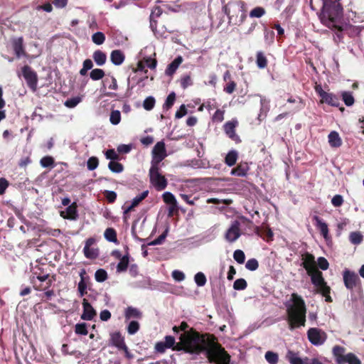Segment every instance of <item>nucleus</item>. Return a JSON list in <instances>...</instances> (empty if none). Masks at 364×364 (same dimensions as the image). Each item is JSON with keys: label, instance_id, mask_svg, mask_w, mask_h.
<instances>
[{"label": "nucleus", "instance_id": "f03ea898", "mask_svg": "<svg viewBox=\"0 0 364 364\" xmlns=\"http://www.w3.org/2000/svg\"><path fill=\"white\" fill-rule=\"evenodd\" d=\"M311 8L321 11L320 18L329 28L342 30L343 9L338 0H310Z\"/></svg>", "mask_w": 364, "mask_h": 364}, {"label": "nucleus", "instance_id": "3c124183", "mask_svg": "<svg viewBox=\"0 0 364 364\" xmlns=\"http://www.w3.org/2000/svg\"><path fill=\"white\" fill-rule=\"evenodd\" d=\"M350 240L353 244L358 245L363 240V235L360 232H353L350 234Z\"/></svg>", "mask_w": 364, "mask_h": 364}, {"label": "nucleus", "instance_id": "680f3d73", "mask_svg": "<svg viewBox=\"0 0 364 364\" xmlns=\"http://www.w3.org/2000/svg\"><path fill=\"white\" fill-rule=\"evenodd\" d=\"M336 98L334 95L330 93H323L322 100L333 106L336 105Z\"/></svg>", "mask_w": 364, "mask_h": 364}, {"label": "nucleus", "instance_id": "7ed1b4c3", "mask_svg": "<svg viewBox=\"0 0 364 364\" xmlns=\"http://www.w3.org/2000/svg\"><path fill=\"white\" fill-rule=\"evenodd\" d=\"M223 11L228 17V23L232 25H240L246 18L245 4L242 1L228 2L223 7Z\"/></svg>", "mask_w": 364, "mask_h": 364}, {"label": "nucleus", "instance_id": "2eb2a0df", "mask_svg": "<svg viewBox=\"0 0 364 364\" xmlns=\"http://www.w3.org/2000/svg\"><path fill=\"white\" fill-rule=\"evenodd\" d=\"M343 282L346 287L352 290L360 283V279L355 272L346 269L343 272Z\"/></svg>", "mask_w": 364, "mask_h": 364}, {"label": "nucleus", "instance_id": "9d476101", "mask_svg": "<svg viewBox=\"0 0 364 364\" xmlns=\"http://www.w3.org/2000/svg\"><path fill=\"white\" fill-rule=\"evenodd\" d=\"M307 335L309 341L314 346L322 345L327 338L326 333L317 328H310L307 332Z\"/></svg>", "mask_w": 364, "mask_h": 364}, {"label": "nucleus", "instance_id": "0eeeda50", "mask_svg": "<svg viewBox=\"0 0 364 364\" xmlns=\"http://www.w3.org/2000/svg\"><path fill=\"white\" fill-rule=\"evenodd\" d=\"M109 345L117 348L119 350L123 351L126 358H131L132 357L126 344L124 336L119 331L109 333Z\"/></svg>", "mask_w": 364, "mask_h": 364}, {"label": "nucleus", "instance_id": "0e129e2a", "mask_svg": "<svg viewBox=\"0 0 364 364\" xmlns=\"http://www.w3.org/2000/svg\"><path fill=\"white\" fill-rule=\"evenodd\" d=\"M258 267L259 263L257 260L255 258L247 260L245 264V267L250 271L256 270L258 268Z\"/></svg>", "mask_w": 364, "mask_h": 364}, {"label": "nucleus", "instance_id": "a211bd4d", "mask_svg": "<svg viewBox=\"0 0 364 364\" xmlns=\"http://www.w3.org/2000/svg\"><path fill=\"white\" fill-rule=\"evenodd\" d=\"M297 326H304L305 322L306 307L303 299L297 296Z\"/></svg>", "mask_w": 364, "mask_h": 364}, {"label": "nucleus", "instance_id": "7c9ffc66", "mask_svg": "<svg viewBox=\"0 0 364 364\" xmlns=\"http://www.w3.org/2000/svg\"><path fill=\"white\" fill-rule=\"evenodd\" d=\"M142 316L141 312L132 306H129L126 309L125 311V318L127 320L130 319L132 318H140Z\"/></svg>", "mask_w": 364, "mask_h": 364}, {"label": "nucleus", "instance_id": "dca6fc26", "mask_svg": "<svg viewBox=\"0 0 364 364\" xmlns=\"http://www.w3.org/2000/svg\"><path fill=\"white\" fill-rule=\"evenodd\" d=\"M240 223L237 220H235L230 228L225 233V239L230 242H233L237 240L240 236Z\"/></svg>", "mask_w": 364, "mask_h": 364}, {"label": "nucleus", "instance_id": "393cba45", "mask_svg": "<svg viewBox=\"0 0 364 364\" xmlns=\"http://www.w3.org/2000/svg\"><path fill=\"white\" fill-rule=\"evenodd\" d=\"M256 233L267 242L273 240V232L268 227L257 228Z\"/></svg>", "mask_w": 364, "mask_h": 364}, {"label": "nucleus", "instance_id": "ea45409f", "mask_svg": "<svg viewBox=\"0 0 364 364\" xmlns=\"http://www.w3.org/2000/svg\"><path fill=\"white\" fill-rule=\"evenodd\" d=\"M75 332L78 335L86 336L88 333L87 325L86 323H77L75 326Z\"/></svg>", "mask_w": 364, "mask_h": 364}, {"label": "nucleus", "instance_id": "39448f33", "mask_svg": "<svg viewBox=\"0 0 364 364\" xmlns=\"http://www.w3.org/2000/svg\"><path fill=\"white\" fill-rule=\"evenodd\" d=\"M150 183L159 191L164 190L168 184L167 179L159 172V166L151 164L149 169Z\"/></svg>", "mask_w": 364, "mask_h": 364}, {"label": "nucleus", "instance_id": "72a5a7b5", "mask_svg": "<svg viewBox=\"0 0 364 364\" xmlns=\"http://www.w3.org/2000/svg\"><path fill=\"white\" fill-rule=\"evenodd\" d=\"M50 270L47 267H44L42 265H36L31 272V277H38V274L40 276L43 274H50Z\"/></svg>", "mask_w": 364, "mask_h": 364}, {"label": "nucleus", "instance_id": "aec40b11", "mask_svg": "<svg viewBox=\"0 0 364 364\" xmlns=\"http://www.w3.org/2000/svg\"><path fill=\"white\" fill-rule=\"evenodd\" d=\"M86 274L85 269H82L80 272V281L78 283L77 291L80 296H83L87 294V281L89 280V277H85Z\"/></svg>", "mask_w": 364, "mask_h": 364}, {"label": "nucleus", "instance_id": "13d9d810", "mask_svg": "<svg viewBox=\"0 0 364 364\" xmlns=\"http://www.w3.org/2000/svg\"><path fill=\"white\" fill-rule=\"evenodd\" d=\"M103 195L109 203H113L117 199V193L112 191H105Z\"/></svg>", "mask_w": 364, "mask_h": 364}, {"label": "nucleus", "instance_id": "338daca9", "mask_svg": "<svg viewBox=\"0 0 364 364\" xmlns=\"http://www.w3.org/2000/svg\"><path fill=\"white\" fill-rule=\"evenodd\" d=\"M167 233H168V229H166L161 235H159L157 238H156L152 242H151L149 245H156L161 244L164 241L165 238L166 237Z\"/></svg>", "mask_w": 364, "mask_h": 364}, {"label": "nucleus", "instance_id": "e2e57ef3", "mask_svg": "<svg viewBox=\"0 0 364 364\" xmlns=\"http://www.w3.org/2000/svg\"><path fill=\"white\" fill-rule=\"evenodd\" d=\"M237 84L233 80L227 82L223 88V91L228 94H232L236 90Z\"/></svg>", "mask_w": 364, "mask_h": 364}, {"label": "nucleus", "instance_id": "bf43d9fd", "mask_svg": "<svg viewBox=\"0 0 364 364\" xmlns=\"http://www.w3.org/2000/svg\"><path fill=\"white\" fill-rule=\"evenodd\" d=\"M265 14V10L262 7H255L253 9L250 13V17H256V18H260Z\"/></svg>", "mask_w": 364, "mask_h": 364}, {"label": "nucleus", "instance_id": "f3484780", "mask_svg": "<svg viewBox=\"0 0 364 364\" xmlns=\"http://www.w3.org/2000/svg\"><path fill=\"white\" fill-rule=\"evenodd\" d=\"M83 312L81 315V319L85 321H91L96 315V311L92 305L87 301L86 299L82 301Z\"/></svg>", "mask_w": 364, "mask_h": 364}, {"label": "nucleus", "instance_id": "c9c22d12", "mask_svg": "<svg viewBox=\"0 0 364 364\" xmlns=\"http://www.w3.org/2000/svg\"><path fill=\"white\" fill-rule=\"evenodd\" d=\"M264 358L268 363L277 364L279 360V355L277 353L273 351H267L264 355Z\"/></svg>", "mask_w": 364, "mask_h": 364}, {"label": "nucleus", "instance_id": "1a4fd4ad", "mask_svg": "<svg viewBox=\"0 0 364 364\" xmlns=\"http://www.w3.org/2000/svg\"><path fill=\"white\" fill-rule=\"evenodd\" d=\"M288 323L291 329L296 328V293H292L289 301L285 303Z\"/></svg>", "mask_w": 364, "mask_h": 364}, {"label": "nucleus", "instance_id": "58836bf2", "mask_svg": "<svg viewBox=\"0 0 364 364\" xmlns=\"http://www.w3.org/2000/svg\"><path fill=\"white\" fill-rule=\"evenodd\" d=\"M108 278L107 272L104 269H99L95 272V279L97 282H103Z\"/></svg>", "mask_w": 364, "mask_h": 364}, {"label": "nucleus", "instance_id": "a19ab883", "mask_svg": "<svg viewBox=\"0 0 364 364\" xmlns=\"http://www.w3.org/2000/svg\"><path fill=\"white\" fill-rule=\"evenodd\" d=\"M175 100H176V94H175V92H172L168 95V97L166 100V102L163 105L164 109L168 110V109H171L172 107V106L173 105Z\"/></svg>", "mask_w": 364, "mask_h": 364}, {"label": "nucleus", "instance_id": "6e6d98bb", "mask_svg": "<svg viewBox=\"0 0 364 364\" xmlns=\"http://www.w3.org/2000/svg\"><path fill=\"white\" fill-rule=\"evenodd\" d=\"M139 323L136 321H132L127 326V331L130 335L136 333L139 331Z\"/></svg>", "mask_w": 364, "mask_h": 364}, {"label": "nucleus", "instance_id": "69168bd1", "mask_svg": "<svg viewBox=\"0 0 364 364\" xmlns=\"http://www.w3.org/2000/svg\"><path fill=\"white\" fill-rule=\"evenodd\" d=\"M143 61L144 62L145 67H148L151 70L155 69L157 65V60L156 58H151L150 57L144 58Z\"/></svg>", "mask_w": 364, "mask_h": 364}, {"label": "nucleus", "instance_id": "5fc2aeb1", "mask_svg": "<svg viewBox=\"0 0 364 364\" xmlns=\"http://www.w3.org/2000/svg\"><path fill=\"white\" fill-rule=\"evenodd\" d=\"M81 101V98L80 97H75L73 98L68 99L64 105L65 107L68 108H74L76 107Z\"/></svg>", "mask_w": 364, "mask_h": 364}, {"label": "nucleus", "instance_id": "4d7b16f0", "mask_svg": "<svg viewBox=\"0 0 364 364\" xmlns=\"http://www.w3.org/2000/svg\"><path fill=\"white\" fill-rule=\"evenodd\" d=\"M233 258L239 264H243L245 260V255L243 251L237 250L233 253Z\"/></svg>", "mask_w": 364, "mask_h": 364}, {"label": "nucleus", "instance_id": "a18cd8bd", "mask_svg": "<svg viewBox=\"0 0 364 364\" xmlns=\"http://www.w3.org/2000/svg\"><path fill=\"white\" fill-rule=\"evenodd\" d=\"M110 122L114 124H118L121 121V113L119 110H112L109 117Z\"/></svg>", "mask_w": 364, "mask_h": 364}, {"label": "nucleus", "instance_id": "774afa93", "mask_svg": "<svg viewBox=\"0 0 364 364\" xmlns=\"http://www.w3.org/2000/svg\"><path fill=\"white\" fill-rule=\"evenodd\" d=\"M180 197L188 205H195V201L198 199V197H194L193 199H191L192 197L191 195H187L185 193H181Z\"/></svg>", "mask_w": 364, "mask_h": 364}, {"label": "nucleus", "instance_id": "6ab92c4d", "mask_svg": "<svg viewBox=\"0 0 364 364\" xmlns=\"http://www.w3.org/2000/svg\"><path fill=\"white\" fill-rule=\"evenodd\" d=\"M77 208V203L73 202L71 205L68 206L65 213L63 211L60 213V216L65 219L76 220L78 217Z\"/></svg>", "mask_w": 364, "mask_h": 364}, {"label": "nucleus", "instance_id": "f257e3e1", "mask_svg": "<svg viewBox=\"0 0 364 364\" xmlns=\"http://www.w3.org/2000/svg\"><path fill=\"white\" fill-rule=\"evenodd\" d=\"M185 344V352L199 355L205 353L210 364H230L231 356L218 343L217 337L208 333H200L193 328L181 334Z\"/></svg>", "mask_w": 364, "mask_h": 364}, {"label": "nucleus", "instance_id": "052dcab7", "mask_svg": "<svg viewBox=\"0 0 364 364\" xmlns=\"http://www.w3.org/2000/svg\"><path fill=\"white\" fill-rule=\"evenodd\" d=\"M343 100L347 106H351L354 103V98L351 93L348 92H343L342 93Z\"/></svg>", "mask_w": 364, "mask_h": 364}, {"label": "nucleus", "instance_id": "bb28decb", "mask_svg": "<svg viewBox=\"0 0 364 364\" xmlns=\"http://www.w3.org/2000/svg\"><path fill=\"white\" fill-rule=\"evenodd\" d=\"M328 138V143L331 147L338 148L341 146L342 140L337 132L332 131L331 132H330Z\"/></svg>", "mask_w": 364, "mask_h": 364}, {"label": "nucleus", "instance_id": "f704fd0d", "mask_svg": "<svg viewBox=\"0 0 364 364\" xmlns=\"http://www.w3.org/2000/svg\"><path fill=\"white\" fill-rule=\"evenodd\" d=\"M104 236L105 239L109 242H117V232L114 228H108L105 230Z\"/></svg>", "mask_w": 364, "mask_h": 364}, {"label": "nucleus", "instance_id": "4be33fe9", "mask_svg": "<svg viewBox=\"0 0 364 364\" xmlns=\"http://www.w3.org/2000/svg\"><path fill=\"white\" fill-rule=\"evenodd\" d=\"M302 265L307 272H312L314 269H316L314 257L312 255L307 253L302 255Z\"/></svg>", "mask_w": 364, "mask_h": 364}, {"label": "nucleus", "instance_id": "5701e85b", "mask_svg": "<svg viewBox=\"0 0 364 364\" xmlns=\"http://www.w3.org/2000/svg\"><path fill=\"white\" fill-rule=\"evenodd\" d=\"M110 60L115 65H120L125 60L124 53L120 50H114L110 54Z\"/></svg>", "mask_w": 364, "mask_h": 364}, {"label": "nucleus", "instance_id": "423d86ee", "mask_svg": "<svg viewBox=\"0 0 364 364\" xmlns=\"http://www.w3.org/2000/svg\"><path fill=\"white\" fill-rule=\"evenodd\" d=\"M345 348L343 347L336 346L333 348V354L336 358V361L338 364H361L360 360L353 353H348L344 355Z\"/></svg>", "mask_w": 364, "mask_h": 364}, {"label": "nucleus", "instance_id": "864d4df0", "mask_svg": "<svg viewBox=\"0 0 364 364\" xmlns=\"http://www.w3.org/2000/svg\"><path fill=\"white\" fill-rule=\"evenodd\" d=\"M225 111L218 109L212 117V121L213 122L220 123L224 119Z\"/></svg>", "mask_w": 364, "mask_h": 364}, {"label": "nucleus", "instance_id": "e433bc0d", "mask_svg": "<svg viewBox=\"0 0 364 364\" xmlns=\"http://www.w3.org/2000/svg\"><path fill=\"white\" fill-rule=\"evenodd\" d=\"M108 168L114 173H121L124 170V166L121 163L114 161H111L109 163Z\"/></svg>", "mask_w": 364, "mask_h": 364}, {"label": "nucleus", "instance_id": "c03bdc74", "mask_svg": "<svg viewBox=\"0 0 364 364\" xmlns=\"http://www.w3.org/2000/svg\"><path fill=\"white\" fill-rule=\"evenodd\" d=\"M40 164L44 168L53 167L55 161L54 159L52 156H46L41 159Z\"/></svg>", "mask_w": 364, "mask_h": 364}, {"label": "nucleus", "instance_id": "49530a36", "mask_svg": "<svg viewBox=\"0 0 364 364\" xmlns=\"http://www.w3.org/2000/svg\"><path fill=\"white\" fill-rule=\"evenodd\" d=\"M149 194V191H144L141 194L136 196L132 201V204L136 208L144 200Z\"/></svg>", "mask_w": 364, "mask_h": 364}, {"label": "nucleus", "instance_id": "a878e982", "mask_svg": "<svg viewBox=\"0 0 364 364\" xmlns=\"http://www.w3.org/2000/svg\"><path fill=\"white\" fill-rule=\"evenodd\" d=\"M12 45L15 54L18 58H20L22 55L24 54L23 39L22 37L14 39L13 41Z\"/></svg>", "mask_w": 364, "mask_h": 364}, {"label": "nucleus", "instance_id": "37998d69", "mask_svg": "<svg viewBox=\"0 0 364 364\" xmlns=\"http://www.w3.org/2000/svg\"><path fill=\"white\" fill-rule=\"evenodd\" d=\"M163 200L168 205H174L177 203L175 196L171 192H165L162 195Z\"/></svg>", "mask_w": 364, "mask_h": 364}, {"label": "nucleus", "instance_id": "2f4dec72", "mask_svg": "<svg viewBox=\"0 0 364 364\" xmlns=\"http://www.w3.org/2000/svg\"><path fill=\"white\" fill-rule=\"evenodd\" d=\"M238 158V153L235 150H231L230 151L225 158V163L228 166H232L236 164V161Z\"/></svg>", "mask_w": 364, "mask_h": 364}, {"label": "nucleus", "instance_id": "09e8293b", "mask_svg": "<svg viewBox=\"0 0 364 364\" xmlns=\"http://www.w3.org/2000/svg\"><path fill=\"white\" fill-rule=\"evenodd\" d=\"M155 102L156 101L154 97L151 96L148 97L144 100L143 102V107L146 110L150 111L154 108Z\"/></svg>", "mask_w": 364, "mask_h": 364}, {"label": "nucleus", "instance_id": "c85d7f7f", "mask_svg": "<svg viewBox=\"0 0 364 364\" xmlns=\"http://www.w3.org/2000/svg\"><path fill=\"white\" fill-rule=\"evenodd\" d=\"M314 220L316 221V225L320 230L321 233L325 238H327L328 235V228L327 224L324 222H322L320 218L317 215L314 216Z\"/></svg>", "mask_w": 364, "mask_h": 364}, {"label": "nucleus", "instance_id": "b1692460", "mask_svg": "<svg viewBox=\"0 0 364 364\" xmlns=\"http://www.w3.org/2000/svg\"><path fill=\"white\" fill-rule=\"evenodd\" d=\"M183 62V58L181 55L176 57L166 68L165 73L166 75L171 76L174 74L178 66Z\"/></svg>", "mask_w": 364, "mask_h": 364}, {"label": "nucleus", "instance_id": "412c9836", "mask_svg": "<svg viewBox=\"0 0 364 364\" xmlns=\"http://www.w3.org/2000/svg\"><path fill=\"white\" fill-rule=\"evenodd\" d=\"M250 170L249 164L247 162H240L235 168L231 170V175L239 177L245 176Z\"/></svg>", "mask_w": 364, "mask_h": 364}, {"label": "nucleus", "instance_id": "6e6552de", "mask_svg": "<svg viewBox=\"0 0 364 364\" xmlns=\"http://www.w3.org/2000/svg\"><path fill=\"white\" fill-rule=\"evenodd\" d=\"M311 276L312 283L317 287L318 291L320 293H330V287L327 286L326 282L324 281L322 273L317 269H315L312 272H307Z\"/></svg>", "mask_w": 364, "mask_h": 364}, {"label": "nucleus", "instance_id": "de8ad7c7", "mask_svg": "<svg viewBox=\"0 0 364 364\" xmlns=\"http://www.w3.org/2000/svg\"><path fill=\"white\" fill-rule=\"evenodd\" d=\"M247 283L245 279L240 278L235 281L233 288L235 290H244L247 288Z\"/></svg>", "mask_w": 364, "mask_h": 364}, {"label": "nucleus", "instance_id": "cd10ccee", "mask_svg": "<svg viewBox=\"0 0 364 364\" xmlns=\"http://www.w3.org/2000/svg\"><path fill=\"white\" fill-rule=\"evenodd\" d=\"M129 255L127 252L125 255H124L119 260V262L117 265V272H126L127 268L129 267Z\"/></svg>", "mask_w": 364, "mask_h": 364}, {"label": "nucleus", "instance_id": "4468645a", "mask_svg": "<svg viewBox=\"0 0 364 364\" xmlns=\"http://www.w3.org/2000/svg\"><path fill=\"white\" fill-rule=\"evenodd\" d=\"M96 240L93 237H90L85 241V245L83 248V253L85 257L87 259H95L99 256V250L98 248L91 247L95 243Z\"/></svg>", "mask_w": 364, "mask_h": 364}, {"label": "nucleus", "instance_id": "f8f14e48", "mask_svg": "<svg viewBox=\"0 0 364 364\" xmlns=\"http://www.w3.org/2000/svg\"><path fill=\"white\" fill-rule=\"evenodd\" d=\"M152 154L153 161L151 164H156L157 165L166 157V150L164 141H161L155 144L152 150Z\"/></svg>", "mask_w": 364, "mask_h": 364}, {"label": "nucleus", "instance_id": "ddd939ff", "mask_svg": "<svg viewBox=\"0 0 364 364\" xmlns=\"http://www.w3.org/2000/svg\"><path fill=\"white\" fill-rule=\"evenodd\" d=\"M238 125V122L236 119L228 121L223 125L224 132L226 135L234 141L235 143H240L241 139L235 132V128Z\"/></svg>", "mask_w": 364, "mask_h": 364}, {"label": "nucleus", "instance_id": "603ef678", "mask_svg": "<svg viewBox=\"0 0 364 364\" xmlns=\"http://www.w3.org/2000/svg\"><path fill=\"white\" fill-rule=\"evenodd\" d=\"M98 165H99V160L96 156L90 157L87 161V166L88 170H90V171L95 170V168H97Z\"/></svg>", "mask_w": 364, "mask_h": 364}, {"label": "nucleus", "instance_id": "473e14b6", "mask_svg": "<svg viewBox=\"0 0 364 364\" xmlns=\"http://www.w3.org/2000/svg\"><path fill=\"white\" fill-rule=\"evenodd\" d=\"M267 59L262 51L257 52L256 54V64L259 69H264L267 66Z\"/></svg>", "mask_w": 364, "mask_h": 364}, {"label": "nucleus", "instance_id": "c756f323", "mask_svg": "<svg viewBox=\"0 0 364 364\" xmlns=\"http://www.w3.org/2000/svg\"><path fill=\"white\" fill-rule=\"evenodd\" d=\"M92 58L95 63L99 65H103L107 60L106 54L100 50H97L93 53Z\"/></svg>", "mask_w": 364, "mask_h": 364}, {"label": "nucleus", "instance_id": "8fccbe9b", "mask_svg": "<svg viewBox=\"0 0 364 364\" xmlns=\"http://www.w3.org/2000/svg\"><path fill=\"white\" fill-rule=\"evenodd\" d=\"M194 280L198 287H203L206 283V277L203 272H198L194 277Z\"/></svg>", "mask_w": 364, "mask_h": 364}, {"label": "nucleus", "instance_id": "4c0bfd02", "mask_svg": "<svg viewBox=\"0 0 364 364\" xmlns=\"http://www.w3.org/2000/svg\"><path fill=\"white\" fill-rule=\"evenodd\" d=\"M105 75V71L100 68L93 69L90 73V76L93 80H101L104 77Z\"/></svg>", "mask_w": 364, "mask_h": 364}, {"label": "nucleus", "instance_id": "79ce46f5", "mask_svg": "<svg viewBox=\"0 0 364 364\" xmlns=\"http://www.w3.org/2000/svg\"><path fill=\"white\" fill-rule=\"evenodd\" d=\"M92 41L96 45H102L105 41V36L102 32H96L92 36Z\"/></svg>", "mask_w": 364, "mask_h": 364}, {"label": "nucleus", "instance_id": "20e7f679", "mask_svg": "<svg viewBox=\"0 0 364 364\" xmlns=\"http://www.w3.org/2000/svg\"><path fill=\"white\" fill-rule=\"evenodd\" d=\"M56 280L55 274H43L38 277H30L31 283L36 291H44V296L46 299H50L55 295L53 289L50 287L53 283Z\"/></svg>", "mask_w": 364, "mask_h": 364}, {"label": "nucleus", "instance_id": "9b49d317", "mask_svg": "<svg viewBox=\"0 0 364 364\" xmlns=\"http://www.w3.org/2000/svg\"><path fill=\"white\" fill-rule=\"evenodd\" d=\"M22 73L28 86L35 92L37 89L38 77L36 72L28 65H24L22 68Z\"/></svg>", "mask_w": 364, "mask_h": 364}]
</instances>
